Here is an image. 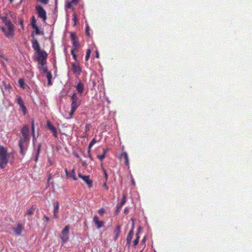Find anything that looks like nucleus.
I'll use <instances>...</instances> for the list:
<instances>
[{"mask_svg": "<svg viewBox=\"0 0 252 252\" xmlns=\"http://www.w3.org/2000/svg\"><path fill=\"white\" fill-rule=\"evenodd\" d=\"M9 161L11 164L14 162V155L12 153H8L6 148L0 146V168H5Z\"/></svg>", "mask_w": 252, "mask_h": 252, "instance_id": "f257e3e1", "label": "nucleus"}, {"mask_svg": "<svg viewBox=\"0 0 252 252\" xmlns=\"http://www.w3.org/2000/svg\"><path fill=\"white\" fill-rule=\"evenodd\" d=\"M1 19L7 27V29L3 27H0L1 30L4 33L6 36L8 37L12 36L14 34V30L11 21L8 19L7 16L2 17Z\"/></svg>", "mask_w": 252, "mask_h": 252, "instance_id": "f03ea898", "label": "nucleus"}, {"mask_svg": "<svg viewBox=\"0 0 252 252\" xmlns=\"http://www.w3.org/2000/svg\"><path fill=\"white\" fill-rule=\"evenodd\" d=\"M71 99V110L69 113L70 118L72 117L74 113L81 104V100L79 99L76 93H74L72 94Z\"/></svg>", "mask_w": 252, "mask_h": 252, "instance_id": "7ed1b4c3", "label": "nucleus"}, {"mask_svg": "<svg viewBox=\"0 0 252 252\" xmlns=\"http://www.w3.org/2000/svg\"><path fill=\"white\" fill-rule=\"evenodd\" d=\"M69 226L66 225L64 227L63 230L61 231L59 237L61 240V244L63 246L65 243L69 240Z\"/></svg>", "mask_w": 252, "mask_h": 252, "instance_id": "20e7f679", "label": "nucleus"}, {"mask_svg": "<svg viewBox=\"0 0 252 252\" xmlns=\"http://www.w3.org/2000/svg\"><path fill=\"white\" fill-rule=\"evenodd\" d=\"M36 53L37 54L36 61L40 64L42 65H45L46 63V59L48 55L47 53L42 50Z\"/></svg>", "mask_w": 252, "mask_h": 252, "instance_id": "39448f33", "label": "nucleus"}, {"mask_svg": "<svg viewBox=\"0 0 252 252\" xmlns=\"http://www.w3.org/2000/svg\"><path fill=\"white\" fill-rule=\"evenodd\" d=\"M29 141V138L22 137H21L20 138L18 145L20 149V152L21 154L23 156H24L25 154V147L28 144Z\"/></svg>", "mask_w": 252, "mask_h": 252, "instance_id": "423d86ee", "label": "nucleus"}, {"mask_svg": "<svg viewBox=\"0 0 252 252\" xmlns=\"http://www.w3.org/2000/svg\"><path fill=\"white\" fill-rule=\"evenodd\" d=\"M70 38L72 45L74 47L73 49H75L76 52H78V50L80 47V44L75 33L71 32L70 33Z\"/></svg>", "mask_w": 252, "mask_h": 252, "instance_id": "0eeeda50", "label": "nucleus"}, {"mask_svg": "<svg viewBox=\"0 0 252 252\" xmlns=\"http://www.w3.org/2000/svg\"><path fill=\"white\" fill-rule=\"evenodd\" d=\"M35 10L38 17L45 22L47 19V16L46 12L44 8L40 5H36L35 6Z\"/></svg>", "mask_w": 252, "mask_h": 252, "instance_id": "6e6552de", "label": "nucleus"}, {"mask_svg": "<svg viewBox=\"0 0 252 252\" xmlns=\"http://www.w3.org/2000/svg\"><path fill=\"white\" fill-rule=\"evenodd\" d=\"M71 70L73 73L77 75H80L81 73V68L78 62L71 63Z\"/></svg>", "mask_w": 252, "mask_h": 252, "instance_id": "1a4fd4ad", "label": "nucleus"}, {"mask_svg": "<svg viewBox=\"0 0 252 252\" xmlns=\"http://www.w3.org/2000/svg\"><path fill=\"white\" fill-rule=\"evenodd\" d=\"M78 176L86 183L89 188L92 187L93 181L90 179L89 176L83 175L81 173H79L78 174Z\"/></svg>", "mask_w": 252, "mask_h": 252, "instance_id": "9d476101", "label": "nucleus"}, {"mask_svg": "<svg viewBox=\"0 0 252 252\" xmlns=\"http://www.w3.org/2000/svg\"><path fill=\"white\" fill-rule=\"evenodd\" d=\"M17 103L19 105L24 114L25 115L27 113V108L25 106L24 101L21 96H17Z\"/></svg>", "mask_w": 252, "mask_h": 252, "instance_id": "9b49d317", "label": "nucleus"}, {"mask_svg": "<svg viewBox=\"0 0 252 252\" xmlns=\"http://www.w3.org/2000/svg\"><path fill=\"white\" fill-rule=\"evenodd\" d=\"M22 137L29 138L30 130L28 125H24L21 129Z\"/></svg>", "mask_w": 252, "mask_h": 252, "instance_id": "f8f14e48", "label": "nucleus"}, {"mask_svg": "<svg viewBox=\"0 0 252 252\" xmlns=\"http://www.w3.org/2000/svg\"><path fill=\"white\" fill-rule=\"evenodd\" d=\"M47 126L48 129L53 132V135L55 137H57V132L56 127L52 124L50 121H47Z\"/></svg>", "mask_w": 252, "mask_h": 252, "instance_id": "ddd939ff", "label": "nucleus"}, {"mask_svg": "<svg viewBox=\"0 0 252 252\" xmlns=\"http://www.w3.org/2000/svg\"><path fill=\"white\" fill-rule=\"evenodd\" d=\"M126 195L124 194L123 196V199H122V201L120 203L118 204L117 206H116V210L115 211L116 214H117L120 212L123 205L126 203Z\"/></svg>", "mask_w": 252, "mask_h": 252, "instance_id": "4468645a", "label": "nucleus"}, {"mask_svg": "<svg viewBox=\"0 0 252 252\" xmlns=\"http://www.w3.org/2000/svg\"><path fill=\"white\" fill-rule=\"evenodd\" d=\"M32 47L35 51L36 53L41 51L40 49V45L37 39H33L32 41Z\"/></svg>", "mask_w": 252, "mask_h": 252, "instance_id": "2eb2a0df", "label": "nucleus"}, {"mask_svg": "<svg viewBox=\"0 0 252 252\" xmlns=\"http://www.w3.org/2000/svg\"><path fill=\"white\" fill-rule=\"evenodd\" d=\"M23 230V226L22 224L20 223H18L15 228H13V230L14 231V233L18 235H21Z\"/></svg>", "mask_w": 252, "mask_h": 252, "instance_id": "dca6fc26", "label": "nucleus"}, {"mask_svg": "<svg viewBox=\"0 0 252 252\" xmlns=\"http://www.w3.org/2000/svg\"><path fill=\"white\" fill-rule=\"evenodd\" d=\"M124 158L125 159V163L126 166H129V160H128V155L126 152H123L120 155V158Z\"/></svg>", "mask_w": 252, "mask_h": 252, "instance_id": "f3484780", "label": "nucleus"}, {"mask_svg": "<svg viewBox=\"0 0 252 252\" xmlns=\"http://www.w3.org/2000/svg\"><path fill=\"white\" fill-rule=\"evenodd\" d=\"M59 209V203L57 201L54 206V217L56 219L58 218V211Z\"/></svg>", "mask_w": 252, "mask_h": 252, "instance_id": "a211bd4d", "label": "nucleus"}, {"mask_svg": "<svg viewBox=\"0 0 252 252\" xmlns=\"http://www.w3.org/2000/svg\"><path fill=\"white\" fill-rule=\"evenodd\" d=\"M79 2V0H71L70 2L67 3L66 7L67 8H73L74 5H77Z\"/></svg>", "mask_w": 252, "mask_h": 252, "instance_id": "6ab92c4d", "label": "nucleus"}, {"mask_svg": "<svg viewBox=\"0 0 252 252\" xmlns=\"http://www.w3.org/2000/svg\"><path fill=\"white\" fill-rule=\"evenodd\" d=\"M120 232H121V226H120V225H118L116 226V227L114 230V234H115L114 240H116L118 239Z\"/></svg>", "mask_w": 252, "mask_h": 252, "instance_id": "aec40b11", "label": "nucleus"}, {"mask_svg": "<svg viewBox=\"0 0 252 252\" xmlns=\"http://www.w3.org/2000/svg\"><path fill=\"white\" fill-rule=\"evenodd\" d=\"M76 89L79 93L82 94L84 89V85L81 82L78 83L76 86Z\"/></svg>", "mask_w": 252, "mask_h": 252, "instance_id": "412c9836", "label": "nucleus"}, {"mask_svg": "<svg viewBox=\"0 0 252 252\" xmlns=\"http://www.w3.org/2000/svg\"><path fill=\"white\" fill-rule=\"evenodd\" d=\"M68 177L71 178L73 180L76 181L77 180V178L76 176V173L75 171V169H72L70 172H69V175Z\"/></svg>", "mask_w": 252, "mask_h": 252, "instance_id": "4be33fe9", "label": "nucleus"}, {"mask_svg": "<svg viewBox=\"0 0 252 252\" xmlns=\"http://www.w3.org/2000/svg\"><path fill=\"white\" fill-rule=\"evenodd\" d=\"M107 152V150L103 149V154L101 155L97 156V158H99L100 160H103L106 157V154Z\"/></svg>", "mask_w": 252, "mask_h": 252, "instance_id": "5701e85b", "label": "nucleus"}, {"mask_svg": "<svg viewBox=\"0 0 252 252\" xmlns=\"http://www.w3.org/2000/svg\"><path fill=\"white\" fill-rule=\"evenodd\" d=\"M101 167L102 170V171L103 172L104 176V178L105 179V180L107 181V180H108V174H107V171L105 170V169L104 168V167H103L102 164H101Z\"/></svg>", "mask_w": 252, "mask_h": 252, "instance_id": "b1692460", "label": "nucleus"}, {"mask_svg": "<svg viewBox=\"0 0 252 252\" xmlns=\"http://www.w3.org/2000/svg\"><path fill=\"white\" fill-rule=\"evenodd\" d=\"M96 225V227L98 229L102 227L104 224V222L103 221H98L96 223H95Z\"/></svg>", "mask_w": 252, "mask_h": 252, "instance_id": "393cba45", "label": "nucleus"}, {"mask_svg": "<svg viewBox=\"0 0 252 252\" xmlns=\"http://www.w3.org/2000/svg\"><path fill=\"white\" fill-rule=\"evenodd\" d=\"M75 52H77L76 51V50L75 49H71V54L72 56V57L75 61H77V55H76Z\"/></svg>", "mask_w": 252, "mask_h": 252, "instance_id": "a878e982", "label": "nucleus"}, {"mask_svg": "<svg viewBox=\"0 0 252 252\" xmlns=\"http://www.w3.org/2000/svg\"><path fill=\"white\" fill-rule=\"evenodd\" d=\"M91 53V49H87V52H86V57H85V60L86 61L89 60V59L90 57Z\"/></svg>", "mask_w": 252, "mask_h": 252, "instance_id": "bb28decb", "label": "nucleus"}, {"mask_svg": "<svg viewBox=\"0 0 252 252\" xmlns=\"http://www.w3.org/2000/svg\"><path fill=\"white\" fill-rule=\"evenodd\" d=\"M18 83L20 85V86L22 88H24V85H25V83H24V79H20L18 81Z\"/></svg>", "mask_w": 252, "mask_h": 252, "instance_id": "cd10ccee", "label": "nucleus"}, {"mask_svg": "<svg viewBox=\"0 0 252 252\" xmlns=\"http://www.w3.org/2000/svg\"><path fill=\"white\" fill-rule=\"evenodd\" d=\"M33 29L35 30V32L36 34H41V32L39 29V28L36 26L35 27H32Z\"/></svg>", "mask_w": 252, "mask_h": 252, "instance_id": "c85d7f7f", "label": "nucleus"}, {"mask_svg": "<svg viewBox=\"0 0 252 252\" xmlns=\"http://www.w3.org/2000/svg\"><path fill=\"white\" fill-rule=\"evenodd\" d=\"M96 140H95L94 138L93 139L91 140V142L90 143V144H89V149H91V148L93 146V145H94L95 143H96Z\"/></svg>", "mask_w": 252, "mask_h": 252, "instance_id": "c756f323", "label": "nucleus"}, {"mask_svg": "<svg viewBox=\"0 0 252 252\" xmlns=\"http://www.w3.org/2000/svg\"><path fill=\"white\" fill-rule=\"evenodd\" d=\"M98 213L101 216H102L105 213V210L104 208H101L98 210Z\"/></svg>", "mask_w": 252, "mask_h": 252, "instance_id": "7c9ffc66", "label": "nucleus"}, {"mask_svg": "<svg viewBox=\"0 0 252 252\" xmlns=\"http://www.w3.org/2000/svg\"><path fill=\"white\" fill-rule=\"evenodd\" d=\"M32 136L33 137V140L34 141L36 139L35 135L34 126H32Z\"/></svg>", "mask_w": 252, "mask_h": 252, "instance_id": "2f4dec72", "label": "nucleus"}, {"mask_svg": "<svg viewBox=\"0 0 252 252\" xmlns=\"http://www.w3.org/2000/svg\"><path fill=\"white\" fill-rule=\"evenodd\" d=\"M139 236L138 234H136V238L133 241V245L134 246H136L138 244Z\"/></svg>", "mask_w": 252, "mask_h": 252, "instance_id": "473e14b6", "label": "nucleus"}, {"mask_svg": "<svg viewBox=\"0 0 252 252\" xmlns=\"http://www.w3.org/2000/svg\"><path fill=\"white\" fill-rule=\"evenodd\" d=\"M31 25H32V27L36 26V20L35 19V18L34 16H32V21Z\"/></svg>", "mask_w": 252, "mask_h": 252, "instance_id": "72a5a7b5", "label": "nucleus"}, {"mask_svg": "<svg viewBox=\"0 0 252 252\" xmlns=\"http://www.w3.org/2000/svg\"><path fill=\"white\" fill-rule=\"evenodd\" d=\"M132 237H133L130 236H127V238H126V243H127V244H128V245H130V243H131V241L132 240Z\"/></svg>", "mask_w": 252, "mask_h": 252, "instance_id": "f704fd0d", "label": "nucleus"}, {"mask_svg": "<svg viewBox=\"0 0 252 252\" xmlns=\"http://www.w3.org/2000/svg\"><path fill=\"white\" fill-rule=\"evenodd\" d=\"M33 209L30 208V209L28 210L27 211V214L28 215H32L33 214Z\"/></svg>", "mask_w": 252, "mask_h": 252, "instance_id": "c9c22d12", "label": "nucleus"}, {"mask_svg": "<svg viewBox=\"0 0 252 252\" xmlns=\"http://www.w3.org/2000/svg\"><path fill=\"white\" fill-rule=\"evenodd\" d=\"M52 78V75L50 72H47V78L48 80H51Z\"/></svg>", "mask_w": 252, "mask_h": 252, "instance_id": "e433bc0d", "label": "nucleus"}, {"mask_svg": "<svg viewBox=\"0 0 252 252\" xmlns=\"http://www.w3.org/2000/svg\"><path fill=\"white\" fill-rule=\"evenodd\" d=\"M99 221L98 218L97 216H94L93 218V221L94 223H96L97 221Z\"/></svg>", "mask_w": 252, "mask_h": 252, "instance_id": "4c0bfd02", "label": "nucleus"}, {"mask_svg": "<svg viewBox=\"0 0 252 252\" xmlns=\"http://www.w3.org/2000/svg\"><path fill=\"white\" fill-rule=\"evenodd\" d=\"M38 1H40L43 4H47L49 0H37Z\"/></svg>", "mask_w": 252, "mask_h": 252, "instance_id": "58836bf2", "label": "nucleus"}, {"mask_svg": "<svg viewBox=\"0 0 252 252\" xmlns=\"http://www.w3.org/2000/svg\"><path fill=\"white\" fill-rule=\"evenodd\" d=\"M103 187L105 189H106V190H108V187L107 186V181L105 180V182H104V183L103 185Z\"/></svg>", "mask_w": 252, "mask_h": 252, "instance_id": "ea45409f", "label": "nucleus"}, {"mask_svg": "<svg viewBox=\"0 0 252 252\" xmlns=\"http://www.w3.org/2000/svg\"><path fill=\"white\" fill-rule=\"evenodd\" d=\"M41 147V144H39L38 146V148H37V151H36V155H39V153H40V151Z\"/></svg>", "mask_w": 252, "mask_h": 252, "instance_id": "a19ab883", "label": "nucleus"}, {"mask_svg": "<svg viewBox=\"0 0 252 252\" xmlns=\"http://www.w3.org/2000/svg\"><path fill=\"white\" fill-rule=\"evenodd\" d=\"M89 28L88 26H87L86 27V34L88 35V36H89L90 35V33H89Z\"/></svg>", "mask_w": 252, "mask_h": 252, "instance_id": "79ce46f5", "label": "nucleus"}, {"mask_svg": "<svg viewBox=\"0 0 252 252\" xmlns=\"http://www.w3.org/2000/svg\"><path fill=\"white\" fill-rule=\"evenodd\" d=\"M0 58L4 59L6 61H7V59L5 58L2 53L0 52Z\"/></svg>", "mask_w": 252, "mask_h": 252, "instance_id": "37998d69", "label": "nucleus"}, {"mask_svg": "<svg viewBox=\"0 0 252 252\" xmlns=\"http://www.w3.org/2000/svg\"><path fill=\"white\" fill-rule=\"evenodd\" d=\"M77 20L76 15L75 13L73 14V20L74 21L75 23H76Z\"/></svg>", "mask_w": 252, "mask_h": 252, "instance_id": "c03bdc74", "label": "nucleus"}, {"mask_svg": "<svg viewBox=\"0 0 252 252\" xmlns=\"http://www.w3.org/2000/svg\"><path fill=\"white\" fill-rule=\"evenodd\" d=\"M64 171H65L66 176L68 177L69 176V172H68L67 169L65 168L64 169Z\"/></svg>", "mask_w": 252, "mask_h": 252, "instance_id": "a18cd8bd", "label": "nucleus"}, {"mask_svg": "<svg viewBox=\"0 0 252 252\" xmlns=\"http://www.w3.org/2000/svg\"><path fill=\"white\" fill-rule=\"evenodd\" d=\"M133 229H132V230H131L129 231L128 235L127 236H130L133 237Z\"/></svg>", "mask_w": 252, "mask_h": 252, "instance_id": "49530a36", "label": "nucleus"}, {"mask_svg": "<svg viewBox=\"0 0 252 252\" xmlns=\"http://www.w3.org/2000/svg\"><path fill=\"white\" fill-rule=\"evenodd\" d=\"M44 218L45 220L47 222L49 220V218L46 216H44Z\"/></svg>", "mask_w": 252, "mask_h": 252, "instance_id": "de8ad7c7", "label": "nucleus"}, {"mask_svg": "<svg viewBox=\"0 0 252 252\" xmlns=\"http://www.w3.org/2000/svg\"><path fill=\"white\" fill-rule=\"evenodd\" d=\"M42 69H43V71L44 72H46L47 73V72H48L47 71V68L46 67H43L42 68Z\"/></svg>", "mask_w": 252, "mask_h": 252, "instance_id": "09e8293b", "label": "nucleus"}, {"mask_svg": "<svg viewBox=\"0 0 252 252\" xmlns=\"http://www.w3.org/2000/svg\"><path fill=\"white\" fill-rule=\"evenodd\" d=\"M82 165L83 166L86 167V166H87V163L85 161H83L82 163Z\"/></svg>", "mask_w": 252, "mask_h": 252, "instance_id": "8fccbe9b", "label": "nucleus"}, {"mask_svg": "<svg viewBox=\"0 0 252 252\" xmlns=\"http://www.w3.org/2000/svg\"><path fill=\"white\" fill-rule=\"evenodd\" d=\"M52 178V176L50 174L49 177H48V185L49 184V181H50V180Z\"/></svg>", "mask_w": 252, "mask_h": 252, "instance_id": "3c124183", "label": "nucleus"}, {"mask_svg": "<svg viewBox=\"0 0 252 252\" xmlns=\"http://www.w3.org/2000/svg\"><path fill=\"white\" fill-rule=\"evenodd\" d=\"M95 54H96V58H99V53L97 51H95Z\"/></svg>", "mask_w": 252, "mask_h": 252, "instance_id": "603ef678", "label": "nucleus"}, {"mask_svg": "<svg viewBox=\"0 0 252 252\" xmlns=\"http://www.w3.org/2000/svg\"><path fill=\"white\" fill-rule=\"evenodd\" d=\"M52 84L51 80H48V85L51 86Z\"/></svg>", "mask_w": 252, "mask_h": 252, "instance_id": "864d4df0", "label": "nucleus"}, {"mask_svg": "<svg viewBox=\"0 0 252 252\" xmlns=\"http://www.w3.org/2000/svg\"><path fill=\"white\" fill-rule=\"evenodd\" d=\"M38 156L39 155H36V156H35V162H36L37 161V160H38Z\"/></svg>", "mask_w": 252, "mask_h": 252, "instance_id": "5fc2aeb1", "label": "nucleus"}, {"mask_svg": "<svg viewBox=\"0 0 252 252\" xmlns=\"http://www.w3.org/2000/svg\"><path fill=\"white\" fill-rule=\"evenodd\" d=\"M48 162L49 163L50 165H52L53 164L52 162L50 159H48Z\"/></svg>", "mask_w": 252, "mask_h": 252, "instance_id": "6e6d98bb", "label": "nucleus"}, {"mask_svg": "<svg viewBox=\"0 0 252 252\" xmlns=\"http://www.w3.org/2000/svg\"><path fill=\"white\" fill-rule=\"evenodd\" d=\"M34 126V120H32V126Z\"/></svg>", "mask_w": 252, "mask_h": 252, "instance_id": "4d7b16f0", "label": "nucleus"}, {"mask_svg": "<svg viewBox=\"0 0 252 252\" xmlns=\"http://www.w3.org/2000/svg\"><path fill=\"white\" fill-rule=\"evenodd\" d=\"M89 158H90L91 159H92V156H91L90 153V151H89Z\"/></svg>", "mask_w": 252, "mask_h": 252, "instance_id": "13d9d810", "label": "nucleus"}, {"mask_svg": "<svg viewBox=\"0 0 252 252\" xmlns=\"http://www.w3.org/2000/svg\"><path fill=\"white\" fill-rule=\"evenodd\" d=\"M6 88H10V86L9 85H8L6 86Z\"/></svg>", "mask_w": 252, "mask_h": 252, "instance_id": "bf43d9fd", "label": "nucleus"}, {"mask_svg": "<svg viewBox=\"0 0 252 252\" xmlns=\"http://www.w3.org/2000/svg\"><path fill=\"white\" fill-rule=\"evenodd\" d=\"M10 3H12L14 0H9Z\"/></svg>", "mask_w": 252, "mask_h": 252, "instance_id": "052dcab7", "label": "nucleus"}, {"mask_svg": "<svg viewBox=\"0 0 252 252\" xmlns=\"http://www.w3.org/2000/svg\"><path fill=\"white\" fill-rule=\"evenodd\" d=\"M75 156H76L77 158H79V155H78V154H76V155H75Z\"/></svg>", "mask_w": 252, "mask_h": 252, "instance_id": "680f3d73", "label": "nucleus"}, {"mask_svg": "<svg viewBox=\"0 0 252 252\" xmlns=\"http://www.w3.org/2000/svg\"><path fill=\"white\" fill-rule=\"evenodd\" d=\"M132 184L134 185L135 183H134V181L133 180H132Z\"/></svg>", "mask_w": 252, "mask_h": 252, "instance_id": "e2e57ef3", "label": "nucleus"}, {"mask_svg": "<svg viewBox=\"0 0 252 252\" xmlns=\"http://www.w3.org/2000/svg\"><path fill=\"white\" fill-rule=\"evenodd\" d=\"M145 238H144L143 239L142 241H145Z\"/></svg>", "mask_w": 252, "mask_h": 252, "instance_id": "0e129e2a", "label": "nucleus"}]
</instances>
